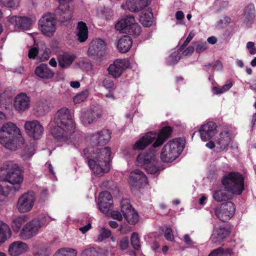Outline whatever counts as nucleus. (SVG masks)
Masks as SVG:
<instances>
[{"label": "nucleus", "mask_w": 256, "mask_h": 256, "mask_svg": "<svg viewBox=\"0 0 256 256\" xmlns=\"http://www.w3.org/2000/svg\"><path fill=\"white\" fill-rule=\"evenodd\" d=\"M54 16L55 18L52 14L46 13L38 21L39 28L45 36H53L56 32V22L55 18L57 19L58 21L59 20L56 17V12L54 13ZM70 20H68L64 22H61L60 20V22L61 23L64 24Z\"/></svg>", "instance_id": "nucleus-10"}, {"label": "nucleus", "mask_w": 256, "mask_h": 256, "mask_svg": "<svg viewBox=\"0 0 256 256\" xmlns=\"http://www.w3.org/2000/svg\"><path fill=\"white\" fill-rule=\"evenodd\" d=\"M28 250L27 244L22 241H16L9 246L8 252L12 256H18L26 252Z\"/></svg>", "instance_id": "nucleus-28"}, {"label": "nucleus", "mask_w": 256, "mask_h": 256, "mask_svg": "<svg viewBox=\"0 0 256 256\" xmlns=\"http://www.w3.org/2000/svg\"><path fill=\"white\" fill-rule=\"evenodd\" d=\"M129 245V240L128 237H124L120 241V246L122 250H126Z\"/></svg>", "instance_id": "nucleus-54"}, {"label": "nucleus", "mask_w": 256, "mask_h": 256, "mask_svg": "<svg viewBox=\"0 0 256 256\" xmlns=\"http://www.w3.org/2000/svg\"><path fill=\"white\" fill-rule=\"evenodd\" d=\"M256 17V9L254 4H250L244 9L242 18L243 24L248 28L254 23Z\"/></svg>", "instance_id": "nucleus-25"}, {"label": "nucleus", "mask_w": 256, "mask_h": 256, "mask_svg": "<svg viewBox=\"0 0 256 256\" xmlns=\"http://www.w3.org/2000/svg\"><path fill=\"white\" fill-rule=\"evenodd\" d=\"M131 244L135 250H139L140 248V238L138 234L134 232L131 236Z\"/></svg>", "instance_id": "nucleus-48"}, {"label": "nucleus", "mask_w": 256, "mask_h": 256, "mask_svg": "<svg viewBox=\"0 0 256 256\" xmlns=\"http://www.w3.org/2000/svg\"><path fill=\"white\" fill-rule=\"evenodd\" d=\"M35 152L34 146L32 144H26L21 154L22 158L26 161L30 159Z\"/></svg>", "instance_id": "nucleus-37"}, {"label": "nucleus", "mask_w": 256, "mask_h": 256, "mask_svg": "<svg viewBox=\"0 0 256 256\" xmlns=\"http://www.w3.org/2000/svg\"><path fill=\"white\" fill-rule=\"evenodd\" d=\"M230 234V231L227 227L214 226L210 240L212 243L218 244H221Z\"/></svg>", "instance_id": "nucleus-21"}, {"label": "nucleus", "mask_w": 256, "mask_h": 256, "mask_svg": "<svg viewBox=\"0 0 256 256\" xmlns=\"http://www.w3.org/2000/svg\"><path fill=\"white\" fill-rule=\"evenodd\" d=\"M121 210L124 218L130 224H136L139 220L138 212L132 208L128 200H123L121 202Z\"/></svg>", "instance_id": "nucleus-19"}, {"label": "nucleus", "mask_w": 256, "mask_h": 256, "mask_svg": "<svg viewBox=\"0 0 256 256\" xmlns=\"http://www.w3.org/2000/svg\"><path fill=\"white\" fill-rule=\"evenodd\" d=\"M80 256H103V255L94 247L88 246L82 251Z\"/></svg>", "instance_id": "nucleus-40"}, {"label": "nucleus", "mask_w": 256, "mask_h": 256, "mask_svg": "<svg viewBox=\"0 0 256 256\" xmlns=\"http://www.w3.org/2000/svg\"><path fill=\"white\" fill-rule=\"evenodd\" d=\"M48 192L47 190H44L40 194V199L42 201H45L48 197Z\"/></svg>", "instance_id": "nucleus-62"}, {"label": "nucleus", "mask_w": 256, "mask_h": 256, "mask_svg": "<svg viewBox=\"0 0 256 256\" xmlns=\"http://www.w3.org/2000/svg\"><path fill=\"white\" fill-rule=\"evenodd\" d=\"M235 210L234 204L231 202H227L212 208L210 212L212 216L214 214L220 220L226 222L233 216Z\"/></svg>", "instance_id": "nucleus-9"}, {"label": "nucleus", "mask_w": 256, "mask_h": 256, "mask_svg": "<svg viewBox=\"0 0 256 256\" xmlns=\"http://www.w3.org/2000/svg\"><path fill=\"white\" fill-rule=\"evenodd\" d=\"M212 197L213 198L218 202H222L228 199L227 194L222 190H218L214 192Z\"/></svg>", "instance_id": "nucleus-44"}, {"label": "nucleus", "mask_w": 256, "mask_h": 256, "mask_svg": "<svg viewBox=\"0 0 256 256\" xmlns=\"http://www.w3.org/2000/svg\"><path fill=\"white\" fill-rule=\"evenodd\" d=\"M232 140V134L228 130L222 132L216 139V151L220 152L226 150Z\"/></svg>", "instance_id": "nucleus-22"}, {"label": "nucleus", "mask_w": 256, "mask_h": 256, "mask_svg": "<svg viewBox=\"0 0 256 256\" xmlns=\"http://www.w3.org/2000/svg\"><path fill=\"white\" fill-rule=\"evenodd\" d=\"M164 236L165 238L170 241H173L174 240V236L172 234V231L171 228H166L164 232Z\"/></svg>", "instance_id": "nucleus-52"}, {"label": "nucleus", "mask_w": 256, "mask_h": 256, "mask_svg": "<svg viewBox=\"0 0 256 256\" xmlns=\"http://www.w3.org/2000/svg\"><path fill=\"white\" fill-rule=\"evenodd\" d=\"M36 75L40 78L50 79L54 76V72L48 64H42L35 70Z\"/></svg>", "instance_id": "nucleus-30"}, {"label": "nucleus", "mask_w": 256, "mask_h": 256, "mask_svg": "<svg viewBox=\"0 0 256 256\" xmlns=\"http://www.w3.org/2000/svg\"><path fill=\"white\" fill-rule=\"evenodd\" d=\"M111 217L114 219L120 221L122 219V216L120 212L118 210H113L110 212Z\"/></svg>", "instance_id": "nucleus-57"}, {"label": "nucleus", "mask_w": 256, "mask_h": 256, "mask_svg": "<svg viewBox=\"0 0 256 256\" xmlns=\"http://www.w3.org/2000/svg\"><path fill=\"white\" fill-rule=\"evenodd\" d=\"M92 228V225L90 223H88L86 225L80 227L79 230L82 232V234H84L86 233Z\"/></svg>", "instance_id": "nucleus-59"}, {"label": "nucleus", "mask_w": 256, "mask_h": 256, "mask_svg": "<svg viewBox=\"0 0 256 256\" xmlns=\"http://www.w3.org/2000/svg\"><path fill=\"white\" fill-rule=\"evenodd\" d=\"M77 254L76 249L66 248L58 250L54 256H76Z\"/></svg>", "instance_id": "nucleus-39"}, {"label": "nucleus", "mask_w": 256, "mask_h": 256, "mask_svg": "<svg viewBox=\"0 0 256 256\" xmlns=\"http://www.w3.org/2000/svg\"><path fill=\"white\" fill-rule=\"evenodd\" d=\"M90 94L89 90L86 89L80 92L78 94L73 98L74 102L75 104H78L84 101Z\"/></svg>", "instance_id": "nucleus-42"}, {"label": "nucleus", "mask_w": 256, "mask_h": 256, "mask_svg": "<svg viewBox=\"0 0 256 256\" xmlns=\"http://www.w3.org/2000/svg\"><path fill=\"white\" fill-rule=\"evenodd\" d=\"M142 32L141 27L135 22V23L131 26L130 28L128 30V32L126 34L137 37Z\"/></svg>", "instance_id": "nucleus-46"}, {"label": "nucleus", "mask_w": 256, "mask_h": 256, "mask_svg": "<svg viewBox=\"0 0 256 256\" xmlns=\"http://www.w3.org/2000/svg\"><path fill=\"white\" fill-rule=\"evenodd\" d=\"M76 56L74 54H64L58 56V61L60 66L62 68L69 66L74 62Z\"/></svg>", "instance_id": "nucleus-33"}, {"label": "nucleus", "mask_w": 256, "mask_h": 256, "mask_svg": "<svg viewBox=\"0 0 256 256\" xmlns=\"http://www.w3.org/2000/svg\"><path fill=\"white\" fill-rule=\"evenodd\" d=\"M102 116V110L98 106H94L90 109L82 110L80 118L82 124L87 126L96 122Z\"/></svg>", "instance_id": "nucleus-13"}, {"label": "nucleus", "mask_w": 256, "mask_h": 256, "mask_svg": "<svg viewBox=\"0 0 256 256\" xmlns=\"http://www.w3.org/2000/svg\"><path fill=\"white\" fill-rule=\"evenodd\" d=\"M130 66V62L128 60L118 59L109 66L108 70L110 74L116 78L119 77L124 70Z\"/></svg>", "instance_id": "nucleus-18"}, {"label": "nucleus", "mask_w": 256, "mask_h": 256, "mask_svg": "<svg viewBox=\"0 0 256 256\" xmlns=\"http://www.w3.org/2000/svg\"><path fill=\"white\" fill-rule=\"evenodd\" d=\"M208 256H224L222 250L220 248L214 250Z\"/></svg>", "instance_id": "nucleus-58"}, {"label": "nucleus", "mask_w": 256, "mask_h": 256, "mask_svg": "<svg viewBox=\"0 0 256 256\" xmlns=\"http://www.w3.org/2000/svg\"><path fill=\"white\" fill-rule=\"evenodd\" d=\"M185 140L182 138H174L166 143L161 150L160 158L163 162H172L182 152Z\"/></svg>", "instance_id": "nucleus-5"}, {"label": "nucleus", "mask_w": 256, "mask_h": 256, "mask_svg": "<svg viewBox=\"0 0 256 256\" xmlns=\"http://www.w3.org/2000/svg\"><path fill=\"white\" fill-rule=\"evenodd\" d=\"M110 132L108 130H103L90 136V143L94 147L100 144H106L110 139Z\"/></svg>", "instance_id": "nucleus-20"}, {"label": "nucleus", "mask_w": 256, "mask_h": 256, "mask_svg": "<svg viewBox=\"0 0 256 256\" xmlns=\"http://www.w3.org/2000/svg\"><path fill=\"white\" fill-rule=\"evenodd\" d=\"M30 98L24 92L17 94L14 100V107L18 113H22L29 109Z\"/></svg>", "instance_id": "nucleus-17"}, {"label": "nucleus", "mask_w": 256, "mask_h": 256, "mask_svg": "<svg viewBox=\"0 0 256 256\" xmlns=\"http://www.w3.org/2000/svg\"><path fill=\"white\" fill-rule=\"evenodd\" d=\"M233 85L234 83L232 82L228 81L222 86H212V92L214 94H221L228 92L232 88Z\"/></svg>", "instance_id": "nucleus-38"}, {"label": "nucleus", "mask_w": 256, "mask_h": 256, "mask_svg": "<svg viewBox=\"0 0 256 256\" xmlns=\"http://www.w3.org/2000/svg\"><path fill=\"white\" fill-rule=\"evenodd\" d=\"M54 220L48 216H42L32 219L23 226L20 231V237L23 240L31 238L38 233L41 228Z\"/></svg>", "instance_id": "nucleus-6"}, {"label": "nucleus", "mask_w": 256, "mask_h": 256, "mask_svg": "<svg viewBox=\"0 0 256 256\" xmlns=\"http://www.w3.org/2000/svg\"><path fill=\"white\" fill-rule=\"evenodd\" d=\"M129 182L132 190L138 189L148 184V179L144 174L139 170H134L130 174Z\"/></svg>", "instance_id": "nucleus-16"}, {"label": "nucleus", "mask_w": 256, "mask_h": 256, "mask_svg": "<svg viewBox=\"0 0 256 256\" xmlns=\"http://www.w3.org/2000/svg\"><path fill=\"white\" fill-rule=\"evenodd\" d=\"M11 234L9 226L6 223L0 220V244L4 242L8 237H10Z\"/></svg>", "instance_id": "nucleus-35"}, {"label": "nucleus", "mask_w": 256, "mask_h": 256, "mask_svg": "<svg viewBox=\"0 0 256 256\" xmlns=\"http://www.w3.org/2000/svg\"><path fill=\"white\" fill-rule=\"evenodd\" d=\"M7 21L14 28L15 30L24 31L30 30L36 20L34 18L14 15L8 16Z\"/></svg>", "instance_id": "nucleus-11"}, {"label": "nucleus", "mask_w": 256, "mask_h": 256, "mask_svg": "<svg viewBox=\"0 0 256 256\" xmlns=\"http://www.w3.org/2000/svg\"><path fill=\"white\" fill-rule=\"evenodd\" d=\"M77 29L78 40L81 42H84L88 38V30L86 24L82 22H78Z\"/></svg>", "instance_id": "nucleus-34"}, {"label": "nucleus", "mask_w": 256, "mask_h": 256, "mask_svg": "<svg viewBox=\"0 0 256 256\" xmlns=\"http://www.w3.org/2000/svg\"><path fill=\"white\" fill-rule=\"evenodd\" d=\"M48 126L50 134L58 142L67 141L76 132L75 122L66 108L58 110Z\"/></svg>", "instance_id": "nucleus-1"}, {"label": "nucleus", "mask_w": 256, "mask_h": 256, "mask_svg": "<svg viewBox=\"0 0 256 256\" xmlns=\"http://www.w3.org/2000/svg\"><path fill=\"white\" fill-rule=\"evenodd\" d=\"M102 85L108 90H114V82L108 78H106L104 80Z\"/></svg>", "instance_id": "nucleus-49"}, {"label": "nucleus", "mask_w": 256, "mask_h": 256, "mask_svg": "<svg viewBox=\"0 0 256 256\" xmlns=\"http://www.w3.org/2000/svg\"><path fill=\"white\" fill-rule=\"evenodd\" d=\"M112 196L109 192L104 191L100 192L98 200V204L100 212L104 214H108L112 206Z\"/></svg>", "instance_id": "nucleus-23"}, {"label": "nucleus", "mask_w": 256, "mask_h": 256, "mask_svg": "<svg viewBox=\"0 0 256 256\" xmlns=\"http://www.w3.org/2000/svg\"><path fill=\"white\" fill-rule=\"evenodd\" d=\"M180 58V52L178 50H174L168 56L166 62L169 65H174L178 62Z\"/></svg>", "instance_id": "nucleus-43"}, {"label": "nucleus", "mask_w": 256, "mask_h": 256, "mask_svg": "<svg viewBox=\"0 0 256 256\" xmlns=\"http://www.w3.org/2000/svg\"><path fill=\"white\" fill-rule=\"evenodd\" d=\"M202 140L206 141L212 138L217 132L216 125L210 122L202 125L199 130Z\"/></svg>", "instance_id": "nucleus-24"}, {"label": "nucleus", "mask_w": 256, "mask_h": 256, "mask_svg": "<svg viewBox=\"0 0 256 256\" xmlns=\"http://www.w3.org/2000/svg\"><path fill=\"white\" fill-rule=\"evenodd\" d=\"M207 48L208 44L206 42H199L196 44V52L198 53H200L206 50Z\"/></svg>", "instance_id": "nucleus-50"}, {"label": "nucleus", "mask_w": 256, "mask_h": 256, "mask_svg": "<svg viewBox=\"0 0 256 256\" xmlns=\"http://www.w3.org/2000/svg\"><path fill=\"white\" fill-rule=\"evenodd\" d=\"M184 12L181 10L178 11L176 14V18L178 20L180 21V24L182 22V21L184 18Z\"/></svg>", "instance_id": "nucleus-60"}, {"label": "nucleus", "mask_w": 256, "mask_h": 256, "mask_svg": "<svg viewBox=\"0 0 256 256\" xmlns=\"http://www.w3.org/2000/svg\"><path fill=\"white\" fill-rule=\"evenodd\" d=\"M108 92L105 94V97L109 100H114L116 99L114 94V90H108Z\"/></svg>", "instance_id": "nucleus-61"}, {"label": "nucleus", "mask_w": 256, "mask_h": 256, "mask_svg": "<svg viewBox=\"0 0 256 256\" xmlns=\"http://www.w3.org/2000/svg\"><path fill=\"white\" fill-rule=\"evenodd\" d=\"M24 142L20 130L14 124L7 122L0 128V143L6 148L16 150Z\"/></svg>", "instance_id": "nucleus-3"}, {"label": "nucleus", "mask_w": 256, "mask_h": 256, "mask_svg": "<svg viewBox=\"0 0 256 256\" xmlns=\"http://www.w3.org/2000/svg\"><path fill=\"white\" fill-rule=\"evenodd\" d=\"M27 220L28 216L26 215H22L14 218L11 224L13 230L14 232H18Z\"/></svg>", "instance_id": "nucleus-36"}, {"label": "nucleus", "mask_w": 256, "mask_h": 256, "mask_svg": "<svg viewBox=\"0 0 256 256\" xmlns=\"http://www.w3.org/2000/svg\"><path fill=\"white\" fill-rule=\"evenodd\" d=\"M172 129L170 126L163 128L158 134L156 132H148L142 136L133 145L132 150H140L144 149L152 142L154 140L152 144L153 148L160 146L165 140L170 136Z\"/></svg>", "instance_id": "nucleus-4"}, {"label": "nucleus", "mask_w": 256, "mask_h": 256, "mask_svg": "<svg viewBox=\"0 0 256 256\" xmlns=\"http://www.w3.org/2000/svg\"><path fill=\"white\" fill-rule=\"evenodd\" d=\"M225 190L232 194H241L244 190V178L238 172L230 173L222 180Z\"/></svg>", "instance_id": "nucleus-7"}, {"label": "nucleus", "mask_w": 256, "mask_h": 256, "mask_svg": "<svg viewBox=\"0 0 256 256\" xmlns=\"http://www.w3.org/2000/svg\"><path fill=\"white\" fill-rule=\"evenodd\" d=\"M106 49V44L100 38L94 40L90 42L88 50V54L94 58H98L104 56Z\"/></svg>", "instance_id": "nucleus-15"}, {"label": "nucleus", "mask_w": 256, "mask_h": 256, "mask_svg": "<svg viewBox=\"0 0 256 256\" xmlns=\"http://www.w3.org/2000/svg\"><path fill=\"white\" fill-rule=\"evenodd\" d=\"M194 49V48L193 46H190L186 48V49L184 48L182 51V56H186L191 55L193 53Z\"/></svg>", "instance_id": "nucleus-55"}, {"label": "nucleus", "mask_w": 256, "mask_h": 256, "mask_svg": "<svg viewBox=\"0 0 256 256\" xmlns=\"http://www.w3.org/2000/svg\"><path fill=\"white\" fill-rule=\"evenodd\" d=\"M140 20L141 24L146 27L152 26L154 20L152 10L148 8L143 10L140 16Z\"/></svg>", "instance_id": "nucleus-32"}, {"label": "nucleus", "mask_w": 256, "mask_h": 256, "mask_svg": "<svg viewBox=\"0 0 256 256\" xmlns=\"http://www.w3.org/2000/svg\"><path fill=\"white\" fill-rule=\"evenodd\" d=\"M151 0H126L125 5H122L123 9L126 8L132 12H136L146 7Z\"/></svg>", "instance_id": "nucleus-26"}, {"label": "nucleus", "mask_w": 256, "mask_h": 256, "mask_svg": "<svg viewBox=\"0 0 256 256\" xmlns=\"http://www.w3.org/2000/svg\"><path fill=\"white\" fill-rule=\"evenodd\" d=\"M184 242L188 245H192L194 244L193 242L191 240L188 234H186L184 238Z\"/></svg>", "instance_id": "nucleus-63"}, {"label": "nucleus", "mask_w": 256, "mask_h": 256, "mask_svg": "<svg viewBox=\"0 0 256 256\" xmlns=\"http://www.w3.org/2000/svg\"><path fill=\"white\" fill-rule=\"evenodd\" d=\"M38 53V48L37 47L34 46L31 48L28 51V58H35Z\"/></svg>", "instance_id": "nucleus-53"}, {"label": "nucleus", "mask_w": 256, "mask_h": 256, "mask_svg": "<svg viewBox=\"0 0 256 256\" xmlns=\"http://www.w3.org/2000/svg\"><path fill=\"white\" fill-rule=\"evenodd\" d=\"M111 234L112 232L110 230L105 227H100L99 229V234L97 238V241L99 242H102L110 237Z\"/></svg>", "instance_id": "nucleus-41"}, {"label": "nucleus", "mask_w": 256, "mask_h": 256, "mask_svg": "<svg viewBox=\"0 0 256 256\" xmlns=\"http://www.w3.org/2000/svg\"><path fill=\"white\" fill-rule=\"evenodd\" d=\"M88 158V164L92 172L98 176H103L110 170L112 151L108 146L94 149L88 148L84 150Z\"/></svg>", "instance_id": "nucleus-2"}, {"label": "nucleus", "mask_w": 256, "mask_h": 256, "mask_svg": "<svg viewBox=\"0 0 256 256\" xmlns=\"http://www.w3.org/2000/svg\"><path fill=\"white\" fill-rule=\"evenodd\" d=\"M135 22V19L132 15H127L116 24L115 28L120 33H126Z\"/></svg>", "instance_id": "nucleus-27"}, {"label": "nucleus", "mask_w": 256, "mask_h": 256, "mask_svg": "<svg viewBox=\"0 0 256 256\" xmlns=\"http://www.w3.org/2000/svg\"><path fill=\"white\" fill-rule=\"evenodd\" d=\"M20 0H0V4L6 7L16 8L20 4Z\"/></svg>", "instance_id": "nucleus-45"}, {"label": "nucleus", "mask_w": 256, "mask_h": 256, "mask_svg": "<svg viewBox=\"0 0 256 256\" xmlns=\"http://www.w3.org/2000/svg\"><path fill=\"white\" fill-rule=\"evenodd\" d=\"M36 194L33 191H28L22 194L18 198L16 208L20 213H26L30 211L36 202Z\"/></svg>", "instance_id": "nucleus-12"}, {"label": "nucleus", "mask_w": 256, "mask_h": 256, "mask_svg": "<svg viewBox=\"0 0 256 256\" xmlns=\"http://www.w3.org/2000/svg\"><path fill=\"white\" fill-rule=\"evenodd\" d=\"M231 22V18L228 16H224L217 22L216 27L218 28H224L230 24Z\"/></svg>", "instance_id": "nucleus-47"}, {"label": "nucleus", "mask_w": 256, "mask_h": 256, "mask_svg": "<svg viewBox=\"0 0 256 256\" xmlns=\"http://www.w3.org/2000/svg\"><path fill=\"white\" fill-rule=\"evenodd\" d=\"M34 112L38 117H42L50 110L48 100L45 98L39 100L34 105Z\"/></svg>", "instance_id": "nucleus-29"}, {"label": "nucleus", "mask_w": 256, "mask_h": 256, "mask_svg": "<svg viewBox=\"0 0 256 256\" xmlns=\"http://www.w3.org/2000/svg\"><path fill=\"white\" fill-rule=\"evenodd\" d=\"M211 66L212 67V70H216L219 71L222 70V63L218 60L216 61L212 66V64H209L208 66V68H209Z\"/></svg>", "instance_id": "nucleus-56"}, {"label": "nucleus", "mask_w": 256, "mask_h": 256, "mask_svg": "<svg viewBox=\"0 0 256 256\" xmlns=\"http://www.w3.org/2000/svg\"><path fill=\"white\" fill-rule=\"evenodd\" d=\"M132 43V40L130 36H124L118 40L117 43V48L119 52L126 53L131 48Z\"/></svg>", "instance_id": "nucleus-31"}, {"label": "nucleus", "mask_w": 256, "mask_h": 256, "mask_svg": "<svg viewBox=\"0 0 256 256\" xmlns=\"http://www.w3.org/2000/svg\"><path fill=\"white\" fill-rule=\"evenodd\" d=\"M246 48L250 54H256V47L254 46V43L252 42H247Z\"/></svg>", "instance_id": "nucleus-51"}, {"label": "nucleus", "mask_w": 256, "mask_h": 256, "mask_svg": "<svg viewBox=\"0 0 256 256\" xmlns=\"http://www.w3.org/2000/svg\"><path fill=\"white\" fill-rule=\"evenodd\" d=\"M27 134L34 140H38L44 134V128L38 120H27L24 125Z\"/></svg>", "instance_id": "nucleus-14"}, {"label": "nucleus", "mask_w": 256, "mask_h": 256, "mask_svg": "<svg viewBox=\"0 0 256 256\" xmlns=\"http://www.w3.org/2000/svg\"><path fill=\"white\" fill-rule=\"evenodd\" d=\"M207 41L208 43L214 44L217 42V38L214 36H212L208 38Z\"/></svg>", "instance_id": "nucleus-64"}, {"label": "nucleus", "mask_w": 256, "mask_h": 256, "mask_svg": "<svg viewBox=\"0 0 256 256\" xmlns=\"http://www.w3.org/2000/svg\"><path fill=\"white\" fill-rule=\"evenodd\" d=\"M158 164V160L154 150L138 154L136 159V164L144 166L151 174H156L159 171Z\"/></svg>", "instance_id": "nucleus-8"}]
</instances>
